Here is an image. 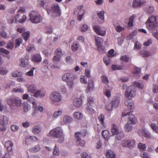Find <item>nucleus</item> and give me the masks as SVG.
<instances>
[{
	"mask_svg": "<svg viewBox=\"0 0 158 158\" xmlns=\"http://www.w3.org/2000/svg\"><path fill=\"white\" fill-rule=\"evenodd\" d=\"M141 71V68L137 67L135 68L132 71L134 75V77L136 79L139 78L140 77Z\"/></svg>",
	"mask_w": 158,
	"mask_h": 158,
	"instance_id": "nucleus-12",
	"label": "nucleus"
},
{
	"mask_svg": "<svg viewBox=\"0 0 158 158\" xmlns=\"http://www.w3.org/2000/svg\"><path fill=\"white\" fill-rule=\"evenodd\" d=\"M140 53L143 57H148L151 54L146 51H142L140 52Z\"/></svg>",
	"mask_w": 158,
	"mask_h": 158,
	"instance_id": "nucleus-54",
	"label": "nucleus"
},
{
	"mask_svg": "<svg viewBox=\"0 0 158 158\" xmlns=\"http://www.w3.org/2000/svg\"><path fill=\"white\" fill-rule=\"evenodd\" d=\"M23 111L25 113H27L31 109V106L26 102L23 103Z\"/></svg>",
	"mask_w": 158,
	"mask_h": 158,
	"instance_id": "nucleus-24",
	"label": "nucleus"
},
{
	"mask_svg": "<svg viewBox=\"0 0 158 158\" xmlns=\"http://www.w3.org/2000/svg\"><path fill=\"white\" fill-rule=\"evenodd\" d=\"M67 82V85L69 89L73 88L74 85V82L73 80L69 81Z\"/></svg>",
	"mask_w": 158,
	"mask_h": 158,
	"instance_id": "nucleus-56",
	"label": "nucleus"
},
{
	"mask_svg": "<svg viewBox=\"0 0 158 158\" xmlns=\"http://www.w3.org/2000/svg\"><path fill=\"white\" fill-rule=\"evenodd\" d=\"M8 22L9 23H13L15 21L14 17L13 16H9L7 19Z\"/></svg>",
	"mask_w": 158,
	"mask_h": 158,
	"instance_id": "nucleus-62",
	"label": "nucleus"
},
{
	"mask_svg": "<svg viewBox=\"0 0 158 158\" xmlns=\"http://www.w3.org/2000/svg\"><path fill=\"white\" fill-rule=\"evenodd\" d=\"M88 106L87 110L91 112H93L94 110L90 107V106H92L94 104V101L93 99H89L87 103Z\"/></svg>",
	"mask_w": 158,
	"mask_h": 158,
	"instance_id": "nucleus-22",
	"label": "nucleus"
},
{
	"mask_svg": "<svg viewBox=\"0 0 158 158\" xmlns=\"http://www.w3.org/2000/svg\"><path fill=\"white\" fill-rule=\"evenodd\" d=\"M20 65L22 67H27L29 65L28 60L24 58L19 59Z\"/></svg>",
	"mask_w": 158,
	"mask_h": 158,
	"instance_id": "nucleus-16",
	"label": "nucleus"
},
{
	"mask_svg": "<svg viewBox=\"0 0 158 158\" xmlns=\"http://www.w3.org/2000/svg\"><path fill=\"white\" fill-rule=\"evenodd\" d=\"M120 60L122 61L127 62L128 60V57L127 55L123 56L121 57Z\"/></svg>",
	"mask_w": 158,
	"mask_h": 158,
	"instance_id": "nucleus-58",
	"label": "nucleus"
},
{
	"mask_svg": "<svg viewBox=\"0 0 158 158\" xmlns=\"http://www.w3.org/2000/svg\"><path fill=\"white\" fill-rule=\"evenodd\" d=\"M94 83L93 81L92 80H89L88 81V84L87 87L86 91L87 93H89L90 91L94 90Z\"/></svg>",
	"mask_w": 158,
	"mask_h": 158,
	"instance_id": "nucleus-9",
	"label": "nucleus"
},
{
	"mask_svg": "<svg viewBox=\"0 0 158 158\" xmlns=\"http://www.w3.org/2000/svg\"><path fill=\"white\" fill-rule=\"evenodd\" d=\"M133 83L136 87L141 89H143L144 87V84L143 82L140 83L138 81H135Z\"/></svg>",
	"mask_w": 158,
	"mask_h": 158,
	"instance_id": "nucleus-30",
	"label": "nucleus"
},
{
	"mask_svg": "<svg viewBox=\"0 0 158 158\" xmlns=\"http://www.w3.org/2000/svg\"><path fill=\"white\" fill-rule=\"evenodd\" d=\"M88 28V26L85 24H81L80 26V30L81 31L84 32L87 30Z\"/></svg>",
	"mask_w": 158,
	"mask_h": 158,
	"instance_id": "nucleus-38",
	"label": "nucleus"
},
{
	"mask_svg": "<svg viewBox=\"0 0 158 158\" xmlns=\"http://www.w3.org/2000/svg\"><path fill=\"white\" fill-rule=\"evenodd\" d=\"M106 156L108 158H115V154L113 151L109 150L106 152Z\"/></svg>",
	"mask_w": 158,
	"mask_h": 158,
	"instance_id": "nucleus-25",
	"label": "nucleus"
},
{
	"mask_svg": "<svg viewBox=\"0 0 158 158\" xmlns=\"http://www.w3.org/2000/svg\"><path fill=\"white\" fill-rule=\"evenodd\" d=\"M73 115L74 118L78 120L81 119L83 116V114L79 112H75L73 113Z\"/></svg>",
	"mask_w": 158,
	"mask_h": 158,
	"instance_id": "nucleus-19",
	"label": "nucleus"
},
{
	"mask_svg": "<svg viewBox=\"0 0 158 158\" xmlns=\"http://www.w3.org/2000/svg\"><path fill=\"white\" fill-rule=\"evenodd\" d=\"M105 12L103 11H101L99 13H98L97 15L102 20H103L104 18V14Z\"/></svg>",
	"mask_w": 158,
	"mask_h": 158,
	"instance_id": "nucleus-53",
	"label": "nucleus"
},
{
	"mask_svg": "<svg viewBox=\"0 0 158 158\" xmlns=\"http://www.w3.org/2000/svg\"><path fill=\"white\" fill-rule=\"evenodd\" d=\"M30 19L32 23H38L42 20V18L37 11H31L29 14Z\"/></svg>",
	"mask_w": 158,
	"mask_h": 158,
	"instance_id": "nucleus-4",
	"label": "nucleus"
},
{
	"mask_svg": "<svg viewBox=\"0 0 158 158\" xmlns=\"http://www.w3.org/2000/svg\"><path fill=\"white\" fill-rule=\"evenodd\" d=\"M114 52V50L113 49H110L108 52L107 55L109 57H112L115 56V54H113Z\"/></svg>",
	"mask_w": 158,
	"mask_h": 158,
	"instance_id": "nucleus-60",
	"label": "nucleus"
},
{
	"mask_svg": "<svg viewBox=\"0 0 158 158\" xmlns=\"http://www.w3.org/2000/svg\"><path fill=\"white\" fill-rule=\"evenodd\" d=\"M135 142L133 139H131L129 141V148H133L135 146Z\"/></svg>",
	"mask_w": 158,
	"mask_h": 158,
	"instance_id": "nucleus-49",
	"label": "nucleus"
},
{
	"mask_svg": "<svg viewBox=\"0 0 158 158\" xmlns=\"http://www.w3.org/2000/svg\"><path fill=\"white\" fill-rule=\"evenodd\" d=\"M59 8V5L58 4H56L55 5L52 6V9L54 11L59 13L60 11Z\"/></svg>",
	"mask_w": 158,
	"mask_h": 158,
	"instance_id": "nucleus-43",
	"label": "nucleus"
},
{
	"mask_svg": "<svg viewBox=\"0 0 158 158\" xmlns=\"http://www.w3.org/2000/svg\"><path fill=\"white\" fill-rule=\"evenodd\" d=\"M13 145V143L10 141H8L5 144V146L8 151L12 150V148Z\"/></svg>",
	"mask_w": 158,
	"mask_h": 158,
	"instance_id": "nucleus-23",
	"label": "nucleus"
},
{
	"mask_svg": "<svg viewBox=\"0 0 158 158\" xmlns=\"http://www.w3.org/2000/svg\"><path fill=\"white\" fill-rule=\"evenodd\" d=\"M144 10L147 14H152L154 11V8L152 6H150L145 8Z\"/></svg>",
	"mask_w": 158,
	"mask_h": 158,
	"instance_id": "nucleus-26",
	"label": "nucleus"
},
{
	"mask_svg": "<svg viewBox=\"0 0 158 158\" xmlns=\"http://www.w3.org/2000/svg\"><path fill=\"white\" fill-rule=\"evenodd\" d=\"M50 99H61V96L58 91H54L50 94Z\"/></svg>",
	"mask_w": 158,
	"mask_h": 158,
	"instance_id": "nucleus-15",
	"label": "nucleus"
},
{
	"mask_svg": "<svg viewBox=\"0 0 158 158\" xmlns=\"http://www.w3.org/2000/svg\"><path fill=\"white\" fill-rule=\"evenodd\" d=\"M61 56L59 55L54 56L52 59V61L54 63H57L60 61Z\"/></svg>",
	"mask_w": 158,
	"mask_h": 158,
	"instance_id": "nucleus-37",
	"label": "nucleus"
},
{
	"mask_svg": "<svg viewBox=\"0 0 158 158\" xmlns=\"http://www.w3.org/2000/svg\"><path fill=\"white\" fill-rule=\"evenodd\" d=\"M32 60L33 61L39 63L42 60V57L39 54H36L32 56Z\"/></svg>",
	"mask_w": 158,
	"mask_h": 158,
	"instance_id": "nucleus-14",
	"label": "nucleus"
},
{
	"mask_svg": "<svg viewBox=\"0 0 158 158\" xmlns=\"http://www.w3.org/2000/svg\"><path fill=\"white\" fill-rule=\"evenodd\" d=\"M135 17V15H132L129 18V27H131L133 26V22Z\"/></svg>",
	"mask_w": 158,
	"mask_h": 158,
	"instance_id": "nucleus-36",
	"label": "nucleus"
},
{
	"mask_svg": "<svg viewBox=\"0 0 158 158\" xmlns=\"http://www.w3.org/2000/svg\"><path fill=\"white\" fill-rule=\"evenodd\" d=\"M23 40L21 38H19L16 39L15 41V47L16 48L20 46L21 44L22 43Z\"/></svg>",
	"mask_w": 158,
	"mask_h": 158,
	"instance_id": "nucleus-40",
	"label": "nucleus"
},
{
	"mask_svg": "<svg viewBox=\"0 0 158 158\" xmlns=\"http://www.w3.org/2000/svg\"><path fill=\"white\" fill-rule=\"evenodd\" d=\"M53 154L56 156H58L60 153V151L58 148L55 146L53 151Z\"/></svg>",
	"mask_w": 158,
	"mask_h": 158,
	"instance_id": "nucleus-55",
	"label": "nucleus"
},
{
	"mask_svg": "<svg viewBox=\"0 0 158 158\" xmlns=\"http://www.w3.org/2000/svg\"><path fill=\"white\" fill-rule=\"evenodd\" d=\"M146 3V2L144 0H134L132 5L134 7H140L142 5L145 4Z\"/></svg>",
	"mask_w": 158,
	"mask_h": 158,
	"instance_id": "nucleus-6",
	"label": "nucleus"
},
{
	"mask_svg": "<svg viewBox=\"0 0 158 158\" xmlns=\"http://www.w3.org/2000/svg\"><path fill=\"white\" fill-rule=\"evenodd\" d=\"M50 136L55 138L59 139V143H62L64 140V137L62 129L60 127H57L51 130L49 132Z\"/></svg>",
	"mask_w": 158,
	"mask_h": 158,
	"instance_id": "nucleus-3",
	"label": "nucleus"
},
{
	"mask_svg": "<svg viewBox=\"0 0 158 158\" xmlns=\"http://www.w3.org/2000/svg\"><path fill=\"white\" fill-rule=\"evenodd\" d=\"M111 69L113 70H122L123 69V67L120 65H112L111 66Z\"/></svg>",
	"mask_w": 158,
	"mask_h": 158,
	"instance_id": "nucleus-39",
	"label": "nucleus"
},
{
	"mask_svg": "<svg viewBox=\"0 0 158 158\" xmlns=\"http://www.w3.org/2000/svg\"><path fill=\"white\" fill-rule=\"evenodd\" d=\"M139 135H142L147 138H151L150 133L145 128H143L141 130H139Z\"/></svg>",
	"mask_w": 158,
	"mask_h": 158,
	"instance_id": "nucleus-7",
	"label": "nucleus"
},
{
	"mask_svg": "<svg viewBox=\"0 0 158 158\" xmlns=\"http://www.w3.org/2000/svg\"><path fill=\"white\" fill-rule=\"evenodd\" d=\"M93 28L94 31L98 35L101 36H104L106 34V31L101 30L99 26L94 25L93 26Z\"/></svg>",
	"mask_w": 158,
	"mask_h": 158,
	"instance_id": "nucleus-5",
	"label": "nucleus"
},
{
	"mask_svg": "<svg viewBox=\"0 0 158 158\" xmlns=\"http://www.w3.org/2000/svg\"><path fill=\"white\" fill-rule=\"evenodd\" d=\"M36 87L34 85H31L27 87L28 91L32 93H34L36 91Z\"/></svg>",
	"mask_w": 158,
	"mask_h": 158,
	"instance_id": "nucleus-27",
	"label": "nucleus"
},
{
	"mask_svg": "<svg viewBox=\"0 0 158 158\" xmlns=\"http://www.w3.org/2000/svg\"><path fill=\"white\" fill-rule=\"evenodd\" d=\"M22 73L21 72L17 71H14L12 73L11 75L13 77H19L22 76Z\"/></svg>",
	"mask_w": 158,
	"mask_h": 158,
	"instance_id": "nucleus-32",
	"label": "nucleus"
},
{
	"mask_svg": "<svg viewBox=\"0 0 158 158\" xmlns=\"http://www.w3.org/2000/svg\"><path fill=\"white\" fill-rule=\"evenodd\" d=\"M35 68L34 67L31 69L30 70L26 73V75L32 77L33 75V71Z\"/></svg>",
	"mask_w": 158,
	"mask_h": 158,
	"instance_id": "nucleus-51",
	"label": "nucleus"
},
{
	"mask_svg": "<svg viewBox=\"0 0 158 158\" xmlns=\"http://www.w3.org/2000/svg\"><path fill=\"white\" fill-rule=\"evenodd\" d=\"M10 128L12 131L16 132L18 130L19 127L15 125H12L11 126Z\"/></svg>",
	"mask_w": 158,
	"mask_h": 158,
	"instance_id": "nucleus-48",
	"label": "nucleus"
},
{
	"mask_svg": "<svg viewBox=\"0 0 158 158\" xmlns=\"http://www.w3.org/2000/svg\"><path fill=\"white\" fill-rule=\"evenodd\" d=\"M41 128L39 125L33 126L32 128V133L35 135L39 134L41 131Z\"/></svg>",
	"mask_w": 158,
	"mask_h": 158,
	"instance_id": "nucleus-13",
	"label": "nucleus"
},
{
	"mask_svg": "<svg viewBox=\"0 0 158 158\" xmlns=\"http://www.w3.org/2000/svg\"><path fill=\"white\" fill-rule=\"evenodd\" d=\"M86 131H83L81 132H76L74 134L75 140L81 139V138L83 137L86 135Z\"/></svg>",
	"mask_w": 158,
	"mask_h": 158,
	"instance_id": "nucleus-8",
	"label": "nucleus"
},
{
	"mask_svg": "<svg viewBox=\"0 0 158 158\" xmlns=\"http://www.w3.org/2000/svg\"><path fill=\"white\" fill-rule=\"evenodd\" d=\"M8 118L6 116L3 115L0 116V125H6L8 124Z\"/></svg>",
	"mask_w": 158,
	"mask_h": 158,
	"instance_id": "nucleus-11",
	"label": "nucleus"
},
{
	"mask_svg": "<svg viewBox=\"0 0 158 158\" xmlns=\"http://www.w3.org/2000/svg\"><path fill=\"white\" fill-rule=\"evenodd\" d=\"M129 131L132 130L133 128V126L136 124L137 120L134 115L132 114H130V113L133 112L134 108V105L132 99H129Z\"/></svg>",
	"mask_w": 158,
	"mask_h": 158,
	"instance_id": "nucleus-2",
	"label": "nucleus"
},
{
	"mask_svg": "<svg viewBox=\"0 0 158 158\" xmlns=\"http://www.w3.org/2000/svg\"><path fill=\"white\" fill-rule=\"evenodd\" d=\"M109 131L107 130H103L102 131V135L105 139H107L109 135Z\"/></svg>",
	"mask_w": 158,
	"mask_h": 158,
	"instance_id": "nucleus-42",
	"label": "nucleus"
},
{
	"mask_svg": "<svg viewBox=\"0 0 158 158\" xmlns=\"http://www.w3.org/2000/svg\"><path fill=\"white\" fill-rule=\"evenodd\" d=\"M34 96L37 98L38 97H42L45 96V92L42 90H39L35 91L34 93Z\"/></svg>",
	"mask_w": 158,
	"mask_h": 158,
	"instance_id": "nucleus-17",
	"label": "nucleus"
},
{
	"mask_svg": "<svg viewBox=\"0 0 158 158\" xmlns=\"http://www.w3.org/2000/svg\"><path fill=\"white\" fill-rule=\"evenodd\" d=\"M80 82L82 83L86 84L87 83V81L85 78V77L84 76H81L80 78Z\"/></svg>",
	"mask_w": 158,
	"mask_h": 158,
	"instance_id": "nucleus-63",
	"label": "nucleus"
},
{
	"mask_svg": "<svg viewBox=\"0 0 158 158\" xmlns=\"http://www.w3.org/2000/svg\"><path fill=\"white\" fill-rule=\"evenodd\" d=\"M138 147L139 149L141 151H143L145 150L147 146L145 144L139 143L138 144Z\"/></svg>",
	"mask_w": 158,
	"mask_h": 158,
	"instance_id": "nucleus-35",
	"label": "nucleus"
},
{
	"mask_svg": "<svg viewBox=\"0 0 158 158\" xmlns=\"http://www.w3.org/2000/svg\"><path fill=\"white\" fill-rule=\"evenodd\" d=\"M123 89H126V91L125 92V95L127 97H128V87L127 85H126L124 84L123 86Z\"/></svg>",
	"mask_w": 158,
	"mask_h": 158,
	"instance_id": "nucleus-46",
	"label": "nucleus"
},
{
	"mask_svg": "<svg viewBox=\"0 0 158 158\" xmlns=\"http://www.w3.org/2000/svg\"><path fill=\"white\" fill-rule=\"evenodd\" d=\"M72 76L69 73H65L62 76V78L64 81H67L72 79Z\"/></svg>",
	"mask_w": 158,
	"mask_h": 158,
	"instance_id": "nucleus-20",
	"label": "nucleus"
},
{
	"mask_svg": "<svg viewBox=\"0 0 158 158\" xmlns=\"http://www.w3.org/2000/svg\"><path fill=\"white\" fill-rule=\"evenodd\" d=\"M140 155L141 157L143 158H149V156L148 154L146 152H143L140 153Z\"/></svg>",
	"mask_w": 158,
	"mask_h": 158,
	"instance_id": "nucleus-64",
	"label": "nucleus"
},
{
	"mask_svg": "<svg viewBox=\"0 0 158 158\" xmlns=\"http://www.w3.org/2000/svg\"><path fill=\"white\" fill-rule=\"evenodd\" d=\"M79 44L77 41H74L73 42V45L71 46V49L73 51H76L78 48Z\"/></svg>",
	"mask_w": 158,
	"mask_h": 158,
	"instance_id": "nucleus-31",
	"label": "nucleus"
},
{
	"mask_svg": "<svg viewBox=\"0 0 158 158\" xmlns=\"http://www.w3.org/2000/svg\"><path fill=\"white\" fill-rule=\"evenodd\" d=\"M12 92H23V90L20 88L16 87L13 89Z\"/></svg>",
	"mask_w": 158,
	"mask_h": 158,
	"instance_id": "nucleus-57",
	"label": "nucleus"
},
{
	"mask_svg": "<svg viewBox=\"0 0 158 158\" xmlns=\"http://www.w3.org/2000/svg\"><path fill=\"white\" fill-rule=\"evenodd\" d=\"M40 149V145H37L34 147L30 148L29 149V150L31 152H38Z\"/></svg>",
	"mask_w": 158,
	"mask_h": 158,
	"instance_id": "nucleus-29",
	"label": "nucleus"
},
{
	"mask_svg": "<svg viewBox=\"0 0 158 158\" xmlns=\"http://www.w3.org/2000/svg\"><path fill=\"white\" fill-rule=\"evenodd\" d=\"M108 56L104 57L103 58V61L106 65H109L110 61V59Z\"/></svg>",
	"mask_w": 158,
	"mask_h": 158,
	"instance_id": "nucleus-52",
	"label": "nucleus"
},
{
	"mask_svg": "<svg viewBox=\"0 0 158 158\" xmlns=\"http://www.w3.org/2000/svg\"><path fill=\"white\" fill-rule=\"evenodd\" d=\"M150 126L152 129L155 132L157 133H158V127L155 124L151 123Z\"/></svg>",
	"mask_w": 158,
	"mask_h": 158,
	"instance_id": "nucleus-44",
	"label": "nucleus"
},
{
	"mask_svg": "<svg viewBox=\"0 0 158 158\" xmlns=\"http://www.w3.org/2000/svg\"><path fill=\"white\" fill-rule=\"evenodd\" d=\"M8 71L5 68H0V74L2 75L6 74L8 73Z\"/></svg>",
	"mask_w": 158,
	"mask_h": 158,
	"instance_id": "nucleus-59",
	"label": "nucleus"
},
{
	"mask_svg": "<svg viewBox=\"0 0 158 158\" xmlns=\"http://www.w3.org/2000/svg\"><path fill=\"white\" fill-rule=\"evenodd\" d=\"M111 132L113 135H117L119 133L118 127L114 124H113L112 125L111 127Z\"/></svg>",
	"mask_w": 158,
	"mask_h": 158,
	"instance_id": "nucleus-21",
	"label": "nucleus"
},
{
	"mask_svg": "<svg viewBox=\"0 0 158 158\" xmlns=\"http://www.w3.org/2000/svg\"><path fill=\"white\" fill-rule=\"evenodd\" d=\"M82 103V99H74L73 102V105L76 107H79Z\"/></svg>",
	"mask_w": 158,
	"mask_h": 158,
	"instance_id": "nucleus-28",
	"label": "nucleus"
},
{
	"mask_svg": "<svg viewBox=\"0 0 158 158\" xmlns=\"http://www.w3.org/2000/svg\"><path fill=\"white\" fill-rule=\"evenodd\" d=\"M102 40V39L101 38H96V44L97 46L102 45V43L101 42Z\"/></svg>",
	"mask_w": 158,
	"mask_h": 158,
	"instance_id": "nucleus-61",
	"label": "nucleus"
},
{
	"mask_svg": "<svg viewBox=\"0 0 158 158\" xmlns=\"http://www.w3.org/2000/svg\"><path fill=\"white\" fill-rule=\"evenodd\" d=\"M23 37L25 41H27L29 37L30 32L29 31H26L22 34Z\"/></svg>",
	"mask_w": 158,
	"mask_h": 158,
	"instance_id": "nucleus-34",
	"label": "nucleus"
},
{
	"mask_svg": "<svg viewBox=\"0 0 158 158\" xmlns=\"http://www.w3.org/2000/svg\"><path fill=\"white\" fill-rule=\"evenodd\" d=\"M7 102L10 105L13 106L15 104L17 106H19L21 104L20 99H8Z\"/></svg>",
	"mask_w": 158,
	"mask_h": 158,
	"instance_id": "nucleus-10",
	"label": "nucleus"
},
{
	"mask_svg": "<svg viewBox=\"0 0 158 158\" xmlns=\"http://www.w3.org/2000/svg\"><path fill=\"white\" fill-rule=\"evenodd\" d=\"M113 106H117L119 103V101L118 99H113L111 102Z\"/></svg>",
	"mask_w": 158,
	"mask_h": 158,
	"instance_id": "nucleus-45",
	"label": "nucleus"
},
{
	"mask_svg": "<svg viewBox=\"0 0 158 158\" xmlns=\"http://www.w3.org/2000/svg\"><path fill=\"white\" fill-rule=\"evenodd\" d=\"M145 24L146 27L149 30H156V32L153 33L154 37L158 40V23L156 21V17L152 16L149 18Z\"/></svg>",
	"mask_w": 158,
	"mask_h": 158,
	"instance_id": "nucleus-1",
	"label": "nucleus"
},
{
	"mask_svg": "<svg viewBox=\"0 0 158 158\" xmlns=\"http://www.w3.org/2000/svg\"><path fill=\"white\" fill-rule=\"evenodd\" d=\"M62 110H60L55 111L53 114V116L55 118H57L60 116L62 114Z\"/></svg>",
	"mask_w": 158,
	"mask_h": 158,
	"instance_id": "nucleus-33",
	"label": "nucleus"
},
{
	"mask_svg": "<svg viewBox=\"0 0 158 158\" xmlns=\"http://www.w3.org/2000/svg\"><path fill=\"white\" fill-rule=\"evenodd\" d=\"M54 54L56 55H59L60 56L62 55V53L61 49L60 48H57L54 52Z\"/></svg>",
	"mask_w": 158,
	"mask_h": 158,
	"instance_id": "nucleus-47",
	"label": "nucleus"
},
{
	"mask_svg": "<svg viewBox=\"0 0 158 158\" xmlns=\"http://www.w3.org/2000/svg\"><path fill=\"white\" fill-rule=\"evenodd\" d=\"M104 116L102 114H101L98 116V120H99V121L100 122L101 124L102 125H104Z\"/></svg>",
	"mask_w": 158,
	"mask_h": 158,
	"instance_id": "nucleus-50",
	"label": "nucleus"
},
{
	"mask_svg": "<svg viewBox=\"0 0 158 158\" xmlns=\"http://www.w3.org/2000/svg\"><path fill=\"white\" fill-rule=\"evenodd\" d=\"M77 145H79L81 146H83L85 145V142L84 141L79 139L75 140Z\"/></svg>",
	"mask_w": 158,
	"mask_h": 158,
	"instance_id": "nucleus-41",
	"label": "nucleus"
},
{
	"mask_svg": "<svg viewBox=\"0 0 158 158\" xmlns=\"http://www.w3.org/2000/svg\"><path fill=\"white\" fill-rule=\"evenodd\" d=\"M73 121L72 118L69 116L65 115L62 118V122L64 124H68L71 123Z\"/></svg>",
	"mask_w": 158,
	"mask_h": 158,
	"instance_id": "nucleus-18",
	"label": "nucleus"
}]
</instances>
